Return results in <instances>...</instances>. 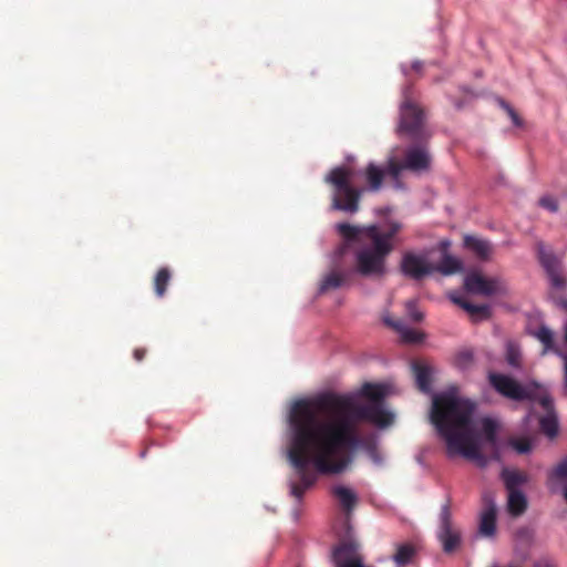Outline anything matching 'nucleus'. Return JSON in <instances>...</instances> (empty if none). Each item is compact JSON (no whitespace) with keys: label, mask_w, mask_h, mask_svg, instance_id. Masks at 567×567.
Instances as JSON below:
<instances>
[{"label":"nucleus","mask_w":567,"mask_h":567,"mask_svg":"<svg viewBox=\"0 0 567 567\" xmlns=\"http://www.w3.org/2000/svg\"><path fill=\"white\" fill-rule=\"evenodd\" d=\"M388 384H364L362 394L370 401L358 405L352 400L324 395L296 402L289 416V462L299 482H291V494L299 498L317 474L337 475L352 462L351 451L359 442L358 421L367 420L380 427L392 424L393 413L381 400L389 395Z\"/></svg>","instance_id":"nucleus-1"},{"label":"nucleus","mask_w":567,"mask_h":567,"mask_svg":"<svg viewBox=\"0 0 567 567\" xmlns=\"http://www.w3.org/2000/svg\"><path fill=\"white\" fill-rule=\"evenodd\" d=\"M430 419L445 443L449 457L462 456L481 466L487 458L497 457V423L478 417L475 404L457 388L450 386L433 395Z\"/></svg>","instance_id":"nucleus-2"},{"label":"nucleus","mask_w":567,"mask_h":567,"mask_svg":"<svg viewBox=\"0 0 567 567\" xmlns=\"http://www.w3.org/2000/svg\"><path fill=\"white\" fill-rule=\"evenodd\" d=\"M337 229L347 240L369 241L355 252L354 270L359 275L369 278H381L386 274V257L394 248L392 239L401 229L399 223H391L385 231H382L377 225L358 227L339 224Z\"/></svg>","instance_id":"nucleus-3"},{"label":"nucleus","mask_w":567,"mask_h":567,"mask_svg":"<svg viewBox=\"0 0 567 567\" xmlns=\"http://www.w3.org/2000/svg\"><path fill=\"white\" fill-rule=\"evenodd\" d=\"M488 379L493 388L506 398L517 401H537L547 412V414L540 419L543 432L549 437L557 435L558 423L554 413L553 399L544 385L535 381L522 385L513 378L501 373H489Z\"/></svg>","instance_id":"nucleus-4"},{"label":"nucleus","mask_w":567,"mask_h":567,"mask_svg":"<svg viewBox=\"0 0 567 567\" xmlns=\"http://www.w3.org/2000/svg\"><path fill=\"white\" fill-rule=\"evenodd\" d=\"M326 181L334 187L332 207L334 209L355 213L359 208L361 190L352 187V171L347 167H337L330 172Z\"/></svg>","instance_id":"nucleus-5"},{"label":"nucleus","mask_w":567,"mask_h":567,"mask_svg":"<svg viewBox=\"0 0 567 567\" xmlns=\"http://www.w3.org/2000/svg\"><path fill=\"white\" fill-rule=\"evenodd\" d=\"M431 157L424 147H412L408 150L404 162L391 156L388 161L386 171L398 179L404 169L421 173L429 169Z\"/></svg>","instance_id":"nucleus-6"},{"label":"nucleus","mask_w":567,"mask_h":567,"mask_svg":"<svg viewBox=\"0 0 567 567\" xmlns=\"http://www.w3.org/2000/svg\"><path fill=\"white\" fill-rule=\"evenodd\" d=\"M464 288L467 292L485 297L503 295L506 284L498 277H487L478 271L470 272L464 278Z\"/></svg>","instance_id":"nucleus-7"},{"label":"nucleus","mask_w":567,"mask_h":567,"mask_svg":"<svg viewBox=\"0 0 567 567\" xmlns=\"http://www.w3.org/2000/svg\"><path fill=\"white\" fill-rule=\"evenodd\" d=\"M432 255L433 251L405 254L401 261L403 274L416 280L431 275L436 269V261Z\"/></svg>","instance_id":"nucleus-8"},{"label":"nucleus","mask_w":567,"mask_h":567,"mask_svg":"<svg viewBox=\"0 0 567 567\" xmlns=\"http://www.w3.org/2000/svg\"><path fill=\"white\" fill-rule=\"evenodd\" d=\"M537 251L542 265L546 268L550 282L554 287H561L565 282L559 272L560 261L544 244L537 245Z\"/></svg>","instance_id":"nucleus-9"},{"label":"nucleus","mask_w":567,"mask_h":567,"mask_svg":"<svg viewBox=\"0 0 567 567\" xmlns=\"http://www.w3.org/2000/svg\"><path fill=\"white\" fill-rule=\"evenodd\" d=\"M527 332H528V334L536 338L540 343H543L544 353L547 352L548 350H554L559 357L563 358L564 363H565L564 385H565V389L567 390V354L561 353L560 351L554 349V344H553L554 334H553L551 330L544 324H540L539 327H532L529 324L527 327Z\"/></svg>","instance_id":"nucleus-10"},{"label":"nucleus","mask_w":567,"mask_h":567,"mask_svg":"<svg viewBox=\"0 0 567 567\" xmlns=\"http://www.w3.org/2000/svg\"><path fill=\"white\" fill-rule=\"evenodd\" d=\"M496 532V506L492 498L484 497V508L480 515V534L492 537Z\"/></svg>","instance_id":"nucleus-11"},{"label":"nucleus","mask_w":567,"mask_h":567,"mask_svg":"<svg viewBox=\"0 0 567 567\" xmlns=\"http://www.w3.org/2000/svg\"><path fill=\"white\" fill-rule=\"evenodd\" d=\"M422 121V113L415 104L410 101L403 103L401 107L400 131L413 132Z\"/></svg>","instance_id":"nucleus-12"},{"label":"nucleus","mask_w":567,"mask_h":567,"mask_svg":"<svg viewBox=\"0 0 567 567\" xmlns=\"http://www.w3.org/2000/svg\"><path fill=\"white\" fill-rule=\"evenodd\" d=\"M464 246L481 260H489L494 252L493 245L488 240L477 236L465 235Z\"/></svg>","instance_id":"nucleus-13"},{"label":"nucleus","mask_w":567,"mask_h":567,"mask_svg":"<svg viewBox=\"0 0 567 567\" xmlns=\"http://www.w3.org/2000/svg\"><path fill=\"white\" fill-rule=\"evenodd\" d=\"M439 538L446 553L453 551L460 544V534L452 528L447 512H444L442 515V525Z\"/></svg>","instance_id":"nucleus-14"},{"label":"nucleus","mask_w":567,"mask_h":567,"mask_svg":"<svg viewBox=\"0 0 567 567\" xmlns=\"http://www.w3.org/2000/svg\"><path fill=\"white\" fill-rule=\"evenodd\" d=\"M384 322L393 328L401 337V339L404 342L409 343H417L423 340V334L415 330L406 327L402 321L400 320H392L390 318H384Z\"/></svg>","instance_id":"nucleus-15"},{"label":"nucleus","mask_w":567,"mask_h":567,"mask_svg":"<svg viewBox=\"0 0 567 567\" xmlns=\"http://www.w3.org/2000/svg\"><path fill=\"white\" fill-rule=\"evenodd\" d=\"M412 369H413L415 382H416L420 391H422L424 393L430 392L431 391V382L433 380V372H434L433 369L427 365L420 364V363H414Z\"/></svg>","instance_id":"nucleus-16"},{"label":"nucleus","mask_w":567,"mask_h":567,"mask_svg":"<svg viewBox=\"0 0 567 567\" xmlns=\"http://www.w3.org/2000/svg\"><path fill=\"white\" fill-rule=\"evenodd\" d=\"M463 270V262L461 259L444 254L441 261L436 262L435 271L441 272L444 276H451Z\"/></svg>","instance_id":"nucleus-17"},{"label":"nucleus","mask_w":567,"mask_h":567,"mask_svg":"<svg viewBox=\"0 0 567 567\" xmlns=\"http://www.w3.org/2000/svg\"><path fill=\"white\" fill-rule=\"evenodd\" d=\"M527 507V499L519 491H508L507 508L508 512L518 516L525 512Z\"/></svg>","instance_id":"nucleus-18"},{"label":"nucleus","mask_w":567,"mask_h":567,"mask_svg":"<svg viewBox=\"0 0 567 567\" xmlns=\"http://www.w3.org/2000/svg\"><path fill=\"white\" fill-rule=\"evenodd\" d=\"M416 548L412 544H400L393 555V560L398 567L406 566L414 557Z\"/></svg>","instance_id":"nucleus-19"},{"label":"nucleus","mask_w":567,"mask_h":567,"mask_svg":"<svg viewBox=\"0 0 567 567\" xmlns=\"http://www.w3.org/2000/svg\"><path fill=\"white\" fill-rule=\"evenodd\" d=\"M333 495L347 511H351L357 503L354 492L346 486L338 485L333 487Z\"/></svg>","instance_id":"nucleus-20"},{"label":"nucleus","mask_w":567,"mask_h":567,"mask_svg":"<svg viewBox=\"0 0 567 567\" xmlns=\"http://www.w3.org/2000/svg\"><path fill=\"white\" fill-rule=\"evenodd\" d=\"M502 478L507 491H517L516 487L527 482V475L519 471L504 470Z\"/></svg>","instance_id":"nucleus-21"},{"label":"nucleus","mask_w":567,"mask_h":567,"mask_svg":"<svg viewBox=\"0 0 567 567\" xmlns=\"http://www.w3.org/2000/svg\"><path fill=\"white\" fill-rule=\"evenodd\" d=\"M452 300L476 319H483L489 316V308L487 306L473 305L461 298L455 297H452Z\"/></svg>","instance_id":"nucleus-22"},{"label":"nucleus","mask_w":567,"mask_h":567,"mask_svg":"<svg viewBox=\"0 0 567 567\" xmlns=\"http://www.w3.org/2000/svg\"><path fill=\"white\" fill-rule=\"evenodd\" d=\"M344 282V276L339 271H331L321 281L319 291L326 292L330 289L339 288Z\"/></svg>","instance_id":"nucleus-23"},{"label":"nucleus","mask_w":567,"mask_h":567,"mask_svg":"<svg viewBox=\"0 0 567 567\" xmlns=\"http://www.w3.org/2000/svg\"><path fill=\"white\" fill-rule=\"evenodd\" d=\"M384 172L374 164H370L365 169V177L372 190L381 187Z\"/></svg>","instance_id":"nucleus-24"},{"label":"nucleus","mask_w":567,"mask_h":567,"mask_svg":"<svg viewBox=\"0 0 567 567\" xmlns=\"http://www.w3.org/2000/svg\"><path fill=\"white\" fill-rule=\"evenodd\" d=\"M506 362L513 368H519L522 363V352L519 347L513 342L508 341L506 343V353H505Z\"/></svg>","instance_id":"nucleus-25"},{"label":"nucleus","mask_w":567,"mask_h":567,"mask_svg":"<svg viewBox=\"0 0 567 567\" xmlns=\"http://www.w3.org/2000/svg\"><path fill=\"white\" fill-rule=\"evenodd\" d=\"M169 279H171V274H169V271L166 268H162L156 274V277H155V280H154V286H155L156 295L158 297L164 296L166 287H167L168 282H169Z\"/></svg>","instance_id":"nucleus-26"},{"label":"nucleus","mask_w":567,"mask_h":567,"mask_svg":"<svg viewBox=\"0 0 567 567\" xmlns=\"http://www.w3.org/2000/svg\"><path fill=\"white\" fill-rule=\"evenodd\" d=\"M554 476L561 485L563 494L567 502V458L556 467Z\"/></svg>","instance_id":"nucleus-27"},{"label":"nucleus","mask_w":567,"mask_h":567,"mask_svg":"<svg viewBox=\"0 0 567 567\" xmlns=\"http://www.w3.org/2000/svg\"><path fill=\"white\" fill-rule=\"evenodd\" d=\"M509 444L520 454L528 453L534 446V442L527 437H514L509 441Z\"/></svg>","instance_id":"nucleus-28"},{"label":"nucleus","mask_w":567,"mask_h":567,"mask_svg":"<svg viewBox=\"0 0 567 567\" xmlns=\"http://www.w3.org/2000/svg\"><path fill=\"white\" fill-rule=\"evenodd\" d=\"M534 539V533L527 528L520 529L516 536L517 547H524L529 545Z\"/></svg>","instance_id":"nucleus-29"},{"label":"nucleus","mask_w":567,"mask_h":567,"mask_svg":"<svg viewBox=\"0 0 567 567\" xmlns=\"http://www.w3.org/2000/svg\"><path fill=\"white\" fill-rule=\"evenodd\" d=\"M473 362V353L471 351H462L456 357V364L465 369Z\"/></svg>","instance_id":"nucleus-30"},{"label":"nucleus","mask_w":567,"mask_h":567,"mask_svg":"<svg viewBox=\"0 0 567 567\" xmlns=\"http://www.w3.org/2000/svg\"><path fill=\"white\" fill-rule=\"evenodd\" d=\"M539 204L542 207H544L545 209H547L551 213H555L558 209V202L556 198H554L551 196L542 197L539 200Z\"/></svg>","instance_id":"nucleus-31"},{"label":"nucleus","mask_w":567,"mask_h":567,"mask_svg":"<svg viewBox=\"0 0 567 567\" xmlns=\"http://www.w3.org/2000/svg\"><path fill=\"white\" fill-rule=\"evenodd\" d=\"M408 316L413 321H421L423 319V313L416 308L414 301H409L406 303Z\"/></svg>","instance_id":"nucleus-32"},{"label":"nucleus","mask_w":567,"mask_h":567,"mask_svg":"<svg viewBox=\"0 0 567 567\" xmlns=\"http://www.w3.org/2000/svg\"><path fill=\"white\" fill-rule=\"evenodd\" d=\"M502 107L506 111L508 116L511 117L513 124L517 127H520L523 125V121L518 116V114L515 112V110L506 104L505 102H501Z\"/></svg>","instance_id":"nucleus-33"},{"label":"nucleus","mask_w":567,"mask_h":567,"mask_svg":"<svg viewBox=\"0 0 567 567\" xmlns=\"http://www.w3.org/2000/svg\"><path fill=\"white\" fill-rule=\"evenodd\" d=\"M534 567H556V566L549 559H540V560L535 563Z\"/></svg>","instance_id":"nucleus-34"},{"label":"nucleus","mask_w":567,"mask_h":567,"mask_svg":"<svg viewBox=\"0 0 567 567\" xmlns=\"http://www.w3.org/2000/svg\"><path fill=\"white\" fill-rule=\"evenodd\" d=\"M134 357L136 358L137 361H141L144 357V352L142 350H136L134 352Z\"/></svg>","instance_id":"nucleus-35"},{"label":"nucleus","mask_w":567,"mask_h":567,"mask_svg":"<svg viewBox=\"0 0 567 567\" xmlns=\"http://www.w3.org/2000/svg\"><path fill=\"white\" fill-rule=\"evenodd\" d=\"M565 341L567 342V323L564 327Z\"/></svg>","instance_id":"nucleus-36"},{"label":"nucleus","mask_w":567,"mask_h":567,"mask_svg":"<svg viewBox=\"0 0 567 567\" xmlns=\"http://www.w3.org/2000/svg\"><path fill=\"white\" fill-rule=\"evenodd\" d=\"M371 454H372V456H373V460L377 462V461H378V457L374 455V453H373V452H372Z\"/></svg>","instance_id":"nucleus-37"},{"label":"nucleus","mask_w":567,"mask_h":567,"mask_svg":"<svg viewBox=\"0 0 567 567\" xmlns=\"http://www.w3.org/2000/svg\"><path fill=\"white\" fill-rule=\"evenodd\" d=\"M419 66H420V65H419V63H415V64L413 65V68H415V69H419Z\"/></svg>","instance_id":"nucleus-38"},{"label":"nucleus","mask_w":567,"mask_h":567,"mask_svg":"<svg viewBox=\"0 0 567 567\" xmlns=\"http://www.w3.org/2000/svg\"><path fill=\"white\" fill-rule=\"evenodd\" d=\"M564 307L567 309V302H566V303H564Z\"/></svg>","instance_id":"nucleus-39"}]
</instances>
